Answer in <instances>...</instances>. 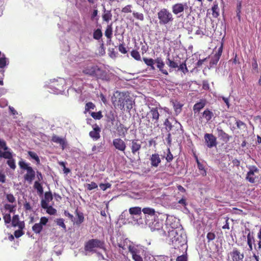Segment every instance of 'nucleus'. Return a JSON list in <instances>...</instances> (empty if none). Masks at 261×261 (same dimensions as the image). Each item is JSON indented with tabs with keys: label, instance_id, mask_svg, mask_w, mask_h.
Here are the masks:
<instances>
[{
	"label": "nucleus",
	"instance_id": "49",
	"mask_svg": "<svg viewBox=\"0 0 261 261\" xmlns=\"http://www.w3.org/2000/svg\"><path fill=\"white\" fill-rule=\"evenodd\" d=\"M133 15L135 18L141 21H143L144 19L143 14L141 13L134 12Z\"/></svg>",
	"mask_w": 261,
	"mask_h": 261
},
{
	"label": "nucleus",
	"instance_id": "32",
	"mask_svg": "<svg viewBox=\"0 0 261 261\" xmlns=\"http://www.w3.org/2000/svg\"><path fill=\"white\" fill-rule=\"evenodd\" d=\"M34 188L37 190V193L39 196L42 195L43 193V189L42 186L39 181H35L34 184Z\"/></svg>",
	"mask_w": 261,
	"mask_h": 261
},
{
	"label": "nucleus",
	"instance_id": "44",
	"mask_svg": "<svg viewBox=\"0 0 261 261\" xmlns=\"http://www.w3.org/2000/svg\"><path fill=\"white\" fill-rule=\"evenodd\" d=\"M178 70H181L184 74H186L188 72V69L187 67V65L186 63V61L180 64L179 66L178 67Z\"/></svg>",
	"mask_w": 261,
	"mask_h": 261
},
{
	"label": "nucleus",
	"instance_id": "8",
	"mask_svg": "<svg viewBox=\"0 0 261 261\" xmlns=\"http://www.w3.org/2000/svg\"><path fill=\"white\" fill-rule=\"evenodd\" d=\"M8 159L7 164L12 169L16 168V165L14 159L13 158V154L11 151H0V158Z\"/></svg>",
	"mask_w": 261,
	"mask_h": 261
},
{
	"label": "nucleus",
	"instance_id": "52",
	"mask_svg": "<svg viewBox=\"0 0 261 261\" xmlns=\"http://www.w3.org/2000/svg\"><path fill=\"white\" fill-rule=\"evenodd\" d=\"M236 124L239 129H245L246 128V124L240 120H237Z\"/></svg>",
	"mask_w": 261,
	"mask_h": 261
},
{
	"label": "nucleus",
	"instance_id": "12",
	"mask_svg": "<svg viewBox=\"0 0 261 261\" xmlns=\"http://www.w3.org/2000/svg\"><path fill=\"white\" fill-rule=\"evenodd\" d=\"M113 145L116 150L123 152H125L126 148V145L125 142L119 138L113 139Z\"/></svg>",
	"mask_w": 261,
	"mask_h": 261
},
{
	"label": "nucleus",
	"instance_id": "51",
	"mask_svg": "<svg viewBox=\"0 0 261 261\" xmlns=\"http://www.w3.org/2000/svg\"><path fill=\"white\" fill-rule=\"evenodd\" d=\"M7 65V58L5 57V55H3V57L0 58V68H3Z\"/></svg>",
	"mask_w": 261,
	"mask_h": 261
},
{
	"label": "nucleus",
	"instance_id": "47",
	"mask_svg": "<svg viewBox=\"0 0 261 261\" xmlns=\"http://www.w3.org/2000/svg\"><path fill=\"white\" fill-rule=\"evenodd\" d=\"M167 60V64L169 67L171 68H176L178 67V64L174 61L170 60L169 58H168Z\"/></svg>",
	"mask_w": 261,
	"mask_h": 261
},
{
	"label": "nucleus",
	"instance_id": "27",
	"mask_svg": "<svg viewBox=\"0 0 261 261\" xmlns=\"http://www.w3.org/2000/svg\"><path fill=\"white\" fill-rule=\"evenodd\" d=\"M11 224L13 227H19L20 224L24 223L23 221H20L19 220V217L18 215H15L13 216L11 219Z\"/></svg>",
	"mask_w": 261,
	"mask_h": 261
},
{
	"label": "nucleus",
	"instance_id": "10",
	"mask_svg": "<svg viewBox=\"0 0 261 261\" xmlns=\"http://www.w3.org/2000/svg\"><path fill=\"white\" fill-rule=\"evenodd\" d=\"M204 139L205 143L208 148H212L217 146V138L213 134L206 133L204 134Z\"/></svg>",
	"mask_w": 261,
	"mask_h": 261
},
{
	"label": "nucleus",
	"instance_id": "64",
	"mask_svg": "<svg viewBox=\"0 0 261 261\" xmlns=\"http://www.w3.org/2000/svg\"><path fill=\"white\" fill-rule=\"evenodd\" d=\"M59 164L63 167L64 172L66 174H68L70 172V170L66 167V163L64 162H59Z\"/></svg>",
	"mask_w": 261,
	"mask_h": 261
},
{
	"label": "nucleus",
	"instance_id": "56",
	"mask_svg": "<svg viewBox=\"0 0 261 261\" xmlns=\"http://www.w3.org/2000/svg\"><path fill=\"white\" fill-rule=\"evenodd\" d=\"M86 187L88 190L91 191L97 188L98 186L95 182H91L90 184H87Z\"/></svg>",
	"mask_w": 261,
	"mask_h": 261
},
{
	"label": "nucleus",
	"instance_id": "62",
	"mask_svg": "<svg viewBox=\"0 0 261 261\" xmlns=\"http://www.w3.org/2000/svg\"><path fill=\"white\" fill-rule=\"evenodd\" d=\"M223 44H221V46L218 48V51L214 55L215 57L220 59L223 51Z\"/></svg>",
	"mask_w": 261,
	"mask_h": 261
},
{
	"label": "nucleus",
	"instance_id": "40",
	"mask_svg": "<svg viewBox=\"0 0 261 261\" xmlns=\"http://www.w3.org/2000/svg\"><path fill=\"white\" fill-rule=\"evenodd\" d=\"M142 212L144 214H147L151 216H154L155 213L154 209L150 207L143 208Z\"/></svg>",
	"mask_w": 261,
	"mask_h": 261
},
{
	"label": "nucleus",
	"instance_id": "33",
	"mask_svg": "<svg viewBox=\"0 0 261 261\" xmlns=\"http://www.w3.org/2000/svg\"><path fill=\"white\" fill-rule=\"evenodd\" d=\"M212 15L214 17L217 18L219 16V8L218 4L217 2H215L212 8Z\"/></svg>",
	"mask_w": 261,
	"mask_h": 261
},
{
	"label": "nucleus",
	"instance_id": "54",
	"mask_svg": "<svg viewBox=\"0 0 261 261\" xmlns=\"http://www.w3.org/2000/svg\"><path fill=\"white\" fill-rule=\"evenodd\" d=\"M173 159V155L170 151V148H168L167 149V156L166 157V160L167 162H171Z\"/></svg>",
	"mask_w": 261,
	"mask_h": 261
},
{
	"label": "nucleus",
	"instance_id": "6",
	"mask_svg": "<svg viewBox=\"0 0 261 261\" xmlns=\"http://www.w3.org/2000/svg\"><path fill=\"white\" fill-rule=\"evenodd\" d=\"M18 165L21 169L27 170V173L24 175V180L29 183L32 182L35 177V172L33 168L23 161H20Z\"/></svg>",
	"mask_w": 261,
	"mask_h": 261
},
{
	"label": "nucleus",
	"instance_id": "16",
	"mask_svg": "<svg viewBox=\"0 0 261 261\" xmlns=\"http://www.w3.org/2000/svg\"><path fill=\"white\" fill-rule=\"evenodd\" d=\"M51 141L54 143L60 144L62 150H64L67 145L66 138L60 137L56 135H53Z\"/></svg>",
	"mask_w": 261,
	"mask_h": 261
},
{
	"label": "nucleus",
	"instance_id": "24",
	"mask_svg": "<svg viewBox=\"0 0 261 261\" xmlns=\"http://www.w3.org/2000/svg\"><path fill=\"white\" fill-rule=\"evenodd\" d=\"M113 34V29L111 24L108 25L106 28V30L105 32V35L106 37L108 38V40L107 41L108 43H110L111 41V39L112 37Z\"/></svg>",
	"mask_w": 261,
	"mask_h": 261
},
{
	"label": "nucleus",
	"instance_id": "37",
	"mask_svg": "<svg viewBox=\"0 0 261 261\" xmlns=\"http://www.w3.org/2000/svg\"><path fill=\"white\" fill-rule=\"evenodd\" d=\"M95 108V105L92 102H88L86 103L85 107L84 114L90 112V110H94Z\"/></svg>",
	"mask_w": 261,
	"mask_h": 261
},
{
	"label": "nucleus",
	"instance_id": "3",
	"mask_svg": "<svg viewBox=\"0 0 261 261\" xmlns=\"http://www.w3.org/2000/svg\"><path fill=\"white\" fill-rule=\"evenodd\" d=\"M159 23L161 25L171 23L174 20L172 14L167 8L161 9L157 13Z\"/></svg>",
	"mask_w": 261,
	"mask_h": 261
},
{
	"label": "nucleus",
	"instance_id": "31",
	"mask_svg": "<svg viewBox=\"0 0 261 261\" xmlns=\"http://www.w3.org/2000/svg\"><path fill=\"white\" fill-rule=\"evenodd\" d=\"M143 60L144 63L149 67H150L151 69L154 70L155 67L154 66L155 62V60H153L152 58H143Z\"/></svg>",
	"mask_w": 261,
	"mask_h": 261
},
{
	"label": "nucleus",
	"instance_id": "26",
	"mask_svg": "<svg viewBox=\"0 0 261 261\" xmlns=\"http://www.w3.org/2000/svg\"><path fill=\"white\" fill-rule=\"evenodd\" d=\"M202 116L206 120V122H208L214 116V114L212 111L208 109H206L202 113Z\"/></svg>",
	"mask_w": 261,
	"mask_h": 261
},
{
	"label": "nucleus",
	"instance_id": "9",
	"mask_svg": "<svg viewBox=\"0 0 261 261\" xmlns=\"http://www.w3.org/2000/svg\"><path fill=\"white\" fill-rule=\"evenodd\" d=\"M172 229H169L168 233H169V236L171 237L173 236V238H172L171 239L172 240V242L173 243H174L175 245H182V238L181 236L178 234L177 231L176 230H175V227L174 226H171Z\"/></svg>",
	"mask_w": 261,
	"mask_h": 261
},
{
	"label": "nucleus",
	"instance_id": "45",
	"mask_svg": "<svg viewBox=\"0 0 261 261\" xmlns=\"http://www.w3.org/2000/svg\"><path fill=\"white\" fill-rule=\"evenodd\" d=\"M252 70L254 72L258 73V64L257 62V60L255 58H253L252 59Z\"/></svg>",
	"mask_w": 261,
	"mask_h": 261
},
{
	"label": "nucleus",
	"instance_id": "28",
	"mask_svg": "<svg viewBox=\"0 0 261 261\" xmlns=\"http://www.w3.org/2000/svg\"><path fill=\"white\" fill-rule=\"evenodd\" d=\"M18 227L19 229L17 230H15L14 233V236L16 238H19V237H21L22 236H23L24 234V233L23 231V229L25 227V223H21V224H20V226H19V227Z\"/></svg>",
	"mask_w": 261,
	"mask_h": 261
},
{
	"label": "nucleus",
	"instance_id": "13",
	"mask_svg": "<svg viewBox=\"0 0 261 261\" xmlns=\"http://www.w3.org/2000/svg\"><path fill=\"white\" fill-rule=\"evenodd\" d=\"M188 8V5L185 3H176L172 7V12L174 15H178L184 12L185 9Z\"/></svg>",
	"mask_w": 261,
	"mask_h": 261
},
{
	"label": "nucleus",
	"instance_id": "38",
	"mask_svg": "<svg viewBox=\"0 0 261 261\" xmlns=\"http://www.w3.org/2000/svg\"><path fill=\"white\" fill-rule=\"evenodd\" d=\"M102 36V33L100 29H97L94 31L93 37L95 40H99Z\"/></svg>",
	"mask_w": 261,
	"mask_h": 261
},
{
	"label": "nucleus",
	"instance_id": "14",
	"mask_svg": "<svg viewBox=\"0 0 261 261\" xmlns=\"http://www.w3.org/2000/svg\"><path fill=\"white\" fill-rule=\"evenodd\" d=\"M130 148L133 154H139V151L141 148V142L138 139H133L130 141Z\"/></svg>",
	"mask_w": 261,
	"mask_h": 261
},
{
	"label": "nucleus",
	"instance_id": "53",
	"mask_svg": "<svg viewBox=\"0 0 261 261\" xmlns=\"http://www.w3.org/2000/svg\"><path fill=\"white\" fill-rule=\"evenodd\" d=\"M53 195L50 192H47L45 193L44 200L49 202L53 200Z\"/></svg>",
	"mask_w": 261,
	"mask_h": 261
},
{
	"label": "nucleus",
	"instance_id": "25",
	"mask_svg": "<svg viewBox=\"0 0 261 261\" xmlns=\"http://www.w3.org/2000/svg\"><path fill=\"white\" fill-rule=\"evenodd\" d=\"M75 214L76 216L77 217V219L75 223L76 225H79L81 223H82L84 221V214L82 212H79L78 211L77 208L76 209L75 211Z\"/></svg>",
	"mask_w": 261,
	"mask_h": 261
},
{
	"label": "nucleus",
	"instance_id": "17",
	"mask_svg": "<svg viewBox=\"0 0 261 261\" xmlns=\"http://www.w3.org/2000/svg\"><path fill=\"white\" fill-rule=\"evenodd\" d=\"M151 167H158L161 162L160 155L158 153H153L150 157Z\"/></svg>",
	"mask_w": 261,
	"mask_h": 261
},
{
	"label": "nucleus",
	"instance_id": "63",
	"mask_svg": "<svg viewBox=\"0 0 261 261\" xmlns=\"http://www.w3.org/2000/svg\"><path fill=\"white\" fill-rule=\"evenodd\" d=\"M247 244H252L254 242V238L253 236L251 235L249 232L247 236Z\"/></svg>",
	"mask_w": 261,
	"mask_h": 261
},
{
	"label": "nucleus",
	"instance_id": "7",
	"mask_svg": "<svg viewBox=\"0 0 261 261\" xmlns=\"http://www.w3.org/2000/svg\"><path fill=\"white\" fill-rule=\"evenodd\" d=\"M92 77L96 78L97 80H101L102 81H108L109 79L107 71L96 65Z\"/></svg>",
	"mask_w": 261,
	"mask_h": 261
},
{
	"label": "nucleus",
	"instance_id": "4",
	"mask_svg": "<svg viewBox=\"0 0 261 261\" xmlns=\"http://www.w3.org/2000/svg\"><path fill=\"white\" fill-rule=\"evenodd\" d=\"M248 168L249 171L247 173L246 180L251 184L258 181L260 178L259 169L254 165L249 166Z\"/></svg>",
	"mask_w": 261,
	"mask_h": 261
},
{
	"label": "nucleus",
	"instance_id": "36",
	"mask_svg": "<svg viewBox=\"0 0 261 261\" xmlns=\"http://www.w3.org/2000/svg\"><path fill=\"white\" fill-rule=\"evenodd\" d=\"M43 229V226L39 223H35L32 226V230L35 233H40Z\"/></svg>",
	"mask_w": 261,
	"mask_h": 261
},
{
	"label": "nucleus",
	"instance_id": "58",
	"mask_svg": "<svg viewBox=\"0 0 261 261\" xmlns=\"http://www.w3.org/2000/svg\"><path fill=\"white\" fill-rule=\"evenodd\" d=\"M46 212L49 215H54L56 214L57 210L55 208H54L52 206H49L46 208Z\"/></svg>",
	"mask_w": 261,
	"mask_h": 261
},
{
	"label": "nucleus",
	"instance_id": "2",
	"mask_svg": "<svg viewBox=\"0 0 261 261\" xmlns=\"http://www.w3.org/2000/svg\"><path fill=\"white\" fill-rule=\"evenodd\" d=\"M160 114L157 108H152L144 117V124L147 128L159 126ZM143 118V117H142Z\"/></svg>",
	"mask_w": 261,
	"mask_h": 261
},
{
	"label": "nucleus",
	"instance_id": "22",
	"mask_svg": "<svg viewBox=\"0 0 261 261\" xmlns=\"http://www.w3.org/2000/svg\"><path fill=\"white\" fill-rule=\"evenodd\" d=\"M195 157L196 163L197 164V167L200 171V174L203 176H205L206 175L207 172L204 165L200 162L198 159V157L196 155H195Z\"/></svg>",
	"mask_w": 261,
	"mask_h": 261
},
{
	"label": "nucleus",
	"instance_id": "55",
	"mask_svg": "<svg viewBox=\"0 0 261 261\" xmlns=\"http://www.w3.org/2000/svg\"><path fill=\"white\" fill-rule=\"evenodd\" d=\"M3 219L5 223L7 224L10 223L11 221V217L10 213L4 214Z\"/></svg>",
	"mask_w": 261,
	"mask_h": 261
},
{
	"label": "nucleus",
	"instance_id": "21",
	"mask_svg": "<svg viewBox=\"0 0 261 261\" xmlns=\"http://www.w3.org/2000/svg\"><path fill=\"white\" fill-rule=\"evenodd\" d=\"M95 66V65H87L84 67L82 72L84 74L92 77Z\"/></svg>",
	"mask_w": 261,
	"mask_h": 261
},
{
	"label": "nucleus",
	"instance_id": "60",
	"mask_svg": "<svg viewBox=\"0 0 261 261\" xmlns=\"http://www.w3.org/2000/svg\"><path fill=\"white\" fill-rule=\"evenodd\" d=\"M107 121L108 122H113L115 120V116L112 111H111L108 114L106 115Z\"/></svg>",
	"mask_w": 261,
	"mask_h": 261
},
{
	"label": "nucleus",
	"instance_id": "18",
	"mask_svg": "<svg viewBox=\"0 0 261 261\" xmlns=\"http://www.w3.org/2000/svg\"><path fill=\"white\" fill-rule=\"evenodd\" d=\"M155 62L156 64L157 68L164 74L168 75V72L166 69L164 68L165 63L161 57H158L155 59Z\"/></svg>",
	"mask_w": 261,
	"mask_h": 261
},
{
	"label": "nucleus",
	"instance_id": "59",
	"mask_svg": "<svg viewBox=\"0 0 261 261\" xmlns=\"http://www.w3.org/2000/svg\"><path fill=\"white\" fill-rule=\"evenodd\" d=\"M15 207V205H13L9 204H5L4 205V208L5 210H9V213H12L14 212V208Z\"/></svg>",
	"mask_w": 261,
	"mask_h": 261
},
{
	"label": "nucleus",
	"instance_id": "15",
	"mask_svg": "<svg viewBox=\"0 0 261 261\" xmlns=\"http://www.w3.org/2000/svg\"><path fill=\"white\" fill-rule=\"evenodd\" d=\"M93 130L89 133V136L94 141L98 140L100 138V128L97 124L92 126Z\"/></svg>",
	"mask_w": 261,
	"mask_h": 261
},
{
	"label": "nucleus",
	"instance_id": "23",
	"mask_svg": "<svg viewBox=\"0 0 261 261\" xmlns=\"http://www.w3.org/2000/svg\"><path fill=\"white\" fill-rule=\"evenodd\" d=\"M163 221H160L159 220H154L151 226V229L152 231L160 230L163 228Z\"/></svg>",
	"mask_w": 261,
	"mask_h": 261
},
{
	"label": "nucleus",
	"instance_id": "34",
	"mask_svg": "<svg viewBox=\"0 0 261 261\" xmlns=\"http://www.w3.org/2000/svg\"><path fill=\"white\" fill-rule=\"evenodd\" d=\"M142 211L141 208L139 206L132 207L129 208V213L132 215H140Z\"/></svg>",
	"mask_w": 261,
	"mask_h": 261
},
{
	"label": "nucleus",
	"instance_id": "43",
	"mask_svg": "<svg viewBox=\"0 0 261 261\" xmlns=\"http://www.w3.org/2000/svg\"><path fill=\"white\" fill-rule=\"evenodd\" d=\"M3 149L4 151H10V149L7 145L6 141L4 140L0 139V151Z\"/></svg>",
	"mask_w": 261,
	"mask_h": 261
},
{
	"label": "nucleus",
	"instance_id": "41",
	"mask_svg": "<svg viewBox=\"0 0 261 261\" xmlns=\"http://www.w3.org/2000/svg\"><path fill=\"white\" fill-rule=\"evenodd\" d=\"M130 55L136 60L141 61V56L139 51H138L137 50L133 49L130 52Z\"/></svg>",
	"mask_w": 261,
	"mask_h": 261
},
{
	"label": "nucleus",
	"instance_id": "29",
	"mask_svg": "<svg viewBox=\"0 0 261 261\" xmlns=\"http://www.w3.org/2000/svg\"><path fill=\"white\" fill-rule=\"evenodd\" d=\"M217 132L218 136L222 138L224 141H228L230 140L231 137L221 128H217Z\"/></svg>",
	"mask_w": 261,
	"mask_h": 261
},
{
	"label": "nucleus",
	"instance_id": "50",
	"mask_svg": "<svg viewBox=\"0 0 261 261\" xmlns=\"http://www.w3.org/2000/svg\"><path fill=\"white\" fill-rule=\"evenodd\" d=\"M206 238L207 239V242L209 243L210 242L213 241L216 238V234L213 232H209L207 233L206 235Z\"/></svg>",
	"mask_w": 261,
	"mask_h": 261
},
{
	"label": "nucleus",
	"instance_id": "42",
	"mask_svg": "<svg viewBox=\"0 0 261 261\" xmlns=\"http://www.w3.org/2000/svg\"><path fill=\"white\" fill-rule=\"evenodd\" d=\"M90 113L92 117L95 120H100L103 117V115H102V113L101 111H99L97 112H91Z\"/></svg>",
	"mask_w": 261,
	"mask_h": 261
},
{
	"label": "nucleus",
	"instance_id": "20",
	"mask_svg": "<svg viewBox=\"0 0 261 261\" xmlns=\"http://www.w3.org/2000/svg\"><path fill=\"white\" fill-rule=\"evenodd\" d=\"M128 128L124 126L123 124L121 123H119V124L117 126L116 130L118 132V134L119 136H121L124 137L125 136Z\"/></svg>",
	"mask_w": 261,
	"mask_h": 261
},
{
	"label": "nucleus",
	"instance_id": "46",
	"mask_svg": "<svg viewBox=\"0 0 261 261\" xmlns=\"http://www.w3.org/2000/svg\"><path fill=\"white\" fill-rule=\"evenodd\" d=\"M55 222L58 225L63 228L64 230H66V226L64 224V220L63 218L57 219Z\"/></svg>",
	"mask_w": 261,
	"mask_h": 261
},
{
	"label": "nucleus",
	"instance_id": "35",
	"mask_svg": "<svg viewBox=\"0 0 261 261\" xmlns=\"http://www.w3.org/2000/svg\"><path fill=\"white\" fill-rule=\"evenodd\" d=\"M104 13L102 16L103 21L109 22L112 19V15L111 11L106 10L104 7Z\"/></svg>",
	"mask_w": 261,
	"mask_h": 261
},
{
	"label": "nucleus",
	"instance_id": "1",
	"mask_svg": "<svg viewBox=\"0 0 261 261\" xmlns=\"http://www.w3.org/2000/svg\"><path fill=\"white\" fill-rule=\"evenodd\" d=\"M112 102L116 108L122 111H129L134 103L128 92L117 91L112 97Z\"/></svg>",
	"mask_w": 261,
	"mask_h": 261
},
{
	"label": "nucleus",
	"instance_id": "39",
	"mask_svg": "<svg viewBox=\"0 0 261 261\" xmlns=\"http://www.w3.org/2000/svg\"><path fill=\"white\" fill-rule=\"evenodd\" d=\"M28 153L32 159H34L36 162L37 165L40 164V161L39 158L36 152L32 151H29Z\"/></svg>",
	"mask_w": 261,
	"mask_h": 261
},
{
	"label": "nucleus",
	"instance_id": "48",
	"mask_svg": "<svg viewBox=\"0 0 261 261\" xmlns=\"http://www.w3.org/2000/svg\"><path fill=\"white\" fill-rule=\"evenodd\" d=\"M164 124L165 126L166 129L168 132H170L172 130L173 125H172V123L169 121L168 119H166L165 120Z\"/></svg>",
	"mask_w": 261,
	"mask_h": 261
},
{
	"label": "nucleus",
	"instance_id": "30",
	"mask_svg": "<svg viewBox=\"0 0 261 261\" xmlns=\"http://www.w3.org/2000/svg\"><path fill=\"white\" fill-rule=\"evenodd\" d=\"M129 251L132 254V257L135 261H143L140 255L137 254L131 246H128Z\"/></svg>",
	"mask_w": 261,
	"mask_h": 261
},
{
	"label": "nucleus",
	"instance_id": "5",
	"mask_svg": "<svg viewBox=\"0 0 261 261\" xmlns=\"http://www.w3.org/2000/svg\"><path fill=\"white\" fill-rule=\"evenodd\" d=\"M95 248L99 249L105 248V243L98 239H92L89 240L85 244L84 249L86 251L89 252H94Z\"/></svg>",
	"mask_w": 261,
	"mask_h": 261
},
{
	"label": "nucleus",
	"instance_id": "57",
	"mask_svg": "<svg viewBox=\"0 0 261 261\" xmlns=\"http://www.w3.org/2000/svg\"><path fill=\"white\" fill-rule=\"evenodd\" d=\"M118 50L121 53L123 54H125L127 53V50L126 48L124 46L123 43H121L119 45Z\"/></svg>",
	"mask_w": 261,
	"mask_h": 261
},
{
	"label": "nucleus",
	"instance_id": "11",
	"mask_svg": "<svg viewBox=\"0 0 261 261\" xmlns=\"http://www.w3.org/2000/svg\"><path fill=\"white\" fill-rule=\"evenodd\" d=\"M229 255L232 261H243L244 254L243 252H241L237 248H233L232 250L230 252Z\"/></svg>",
	"mask_w": 261,
	"mask_h": 261
},
{
	"label": "nucleus",
	"instance_id": "19",
	"mask_svg": "<svg viewBox=\"0 0 261 261\" xmlns=\"http://www.w3.org/2000/svg\"><path fill=\"white\" fill-rule=\"evenodd\" d=\"M206 101L205 99H200V101L196 103L193 108L194 114L199 113L206 105Z\"/></svg>",
	"mask_w": 261,
	"mask_h": 261
},
{
	"label": "nucleus",
	"instance_id": "61",
	"mask_svg": "<svg viewBox=\"0 0 261 261\" xmlns=\"http://www.w3.org/2000/svg\"><path fill=\"white\" fill-rule=\"evenodd\" d=\"M132 7L131 5H128L122 9L121 12L124 13H130L132 12Z\"/></svg>",
	"mask_w": 261,
	"mask_h": 261
}]
</instances>
